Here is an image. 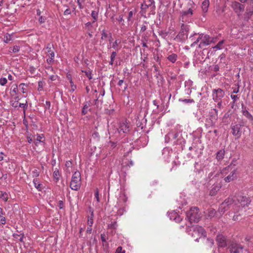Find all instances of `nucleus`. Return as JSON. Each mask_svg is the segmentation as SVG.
Here are the masks:
<instances>
[{"mask_svg": "<svg viewBox=\"0 0 253 253\" xmlns=\"http://www.w3.org/2000/svg\"><path fill=\"white\" fill-rule=\"evenodd\" d=\"M185 141L180 132L172 130L165 136V142H172L174 145L182 144Z\"/></svg>", "mask_w": 253, "mask_h": 253, "instance_id": "2", "label": "nucleus"}, {"mask_svg": "<svg viewBox=\"0 0 253 253\" xmlns=\"http://www.w3.org/2000/svg\"><path fill=\"white\" fill-rule=\"evenodd\" d=\"M85 1V0H77V3L79 6V7L80 9L83 8V6L82 5V3L84 2Z\"/></svg>", "mask_w": 253, "mask_h": 253, "instance_id": "51", "label": "nucleus"}, {"mask_svg": "<svg viewBox=\"0 0 253 253\" xmlns=\"http://www.w3.org/2000/svg\"><path fill=\"white\" fill-rule=\"evenodd\" d=\"M82 72L85 73L86 76L88 78L89 80H91L92 79V74L90 70H82Z\"/></svg>", "mask_w": 253, "mask_h": 253, "instance_id": "43", "label": "nucleus"}, {"mask_svg": "<svg viewBox=\"0 0 253 253\" xmlns=\"http://www.w3.org/2000/svg\"><path fill=\"white\" fill-rule=\"evenodd\" d=\"M33 183L34 184L35 187L38 189L39 190H41V184L39 183L38 179H34L33 180Z\"/></svg>", "mask_w": 253, "mask_h": 253, "instance_id": "42", "label": "nucleus"}, {"mask_svg": "<svg viewBox=\"0 0 253 253\" xmlns=\"http://www.w3.org/2000/svg\"><path fill=\"white\" fill-rule=\"evenodd\" d=\"M213 111L214 112V115L213 116V118L214 120H216L217 119L218 111L216 109H213Z\"/></svg>", "mask_w": 253, "mask_h": 253, "instance_id": "59", "label": "nucleus"}, {"mask_svg": "<svg viewBox=\"0 0 253 253\" xmlns=\"http://www.w3.org/2000/svg\"><path fill=\"white\" fill-rule=\"evenodd\" d=\"M48 58L46 59V61L48 64H50L51 62H52L54 60V52H51L50 55H48Z\"/></svg>", "mask_w": 253, "mask_h": 253, "instance_id": "33", "label": "nucleus"}, {"mask_svg": "<svg viewBox=\"0 0 253 253\" xmlns=\"http://www.w3.org/2000/svg\"><path fill=\"white\" fill-rule=\"evenodd\" d=\"M116 253H125V251L121 247H119L116 250Z\"/></svg>", "mask_w": 253, "mask_h": 253, "instance_id": "54", "label": "nucleus"}, {"mask_svg": "<svg viewBox=\"0 0 253 253\" xmlns=\"http://www.w3.org/2000/svg\"><path fill=\"white\" fill-rule=\"evenodd\" d=\"M7 83V79L5 78H1L0 79V84L1 85H4L6 84V83Z\"/></svg>", "mask_w": 253, "mask_h": 253, "instance_id": "48", "label": "nucleus"}, {"mask_svg": "<svg viewBox=\"0 0 253 253\" xmlns=\"http://www.w3.org/2000/svg\"><path fill=\"white\" fill-rule=\"evenodd\" d=\"M214 40V38L211 37L208 35H204L203 34L202 41L200 42L198 47L200 48H202L204 46L209 45L211 43L215 42Z\"/></svg>", "mask_w": 253, "mask_h": 253, "instance_id": "7", "label": "nucleus"}, {"mask_svg": "<svg viewBox=\"0 0 253 253\" xmlns=\"http://www.w3.org/2000/svg\"><path fill=\"white\" fill-rule=\"evenodd\" d=\"M32 176L34 177H37L39 176L40 172L37 169H34L32 172Z\"/></svg>", "mask_w": 253, "mask_h": 253, "instance_id": "47", "label": "nucleus"}, {"mask_svg": "<svg viewBox=\"0 0 253 253\" xmlns=\"http://www.w3.org/2000/svg\"><path fill=\"white\" fill-rule=\"evenodd\" d=\"M81 176L79 171H75L71 179L70 182V188L75 191H78L81 187Z\"/></svg>", "mask_w": 253, "mask_h": 253, "instance_id": "5", "label": "nucleus"}, {"mask_svg": "<svg viewBox=\"0 0 253 253\" xmlns=\"http://www.w3.org/2000/svg\"><path fill=\"white\" fill-rule=\"evenodd\" d=\"M28 106L27 103H19V107L23 108L24 109L27 108Z\"/></svg>", "mask_w": 253, "mask_h": 253, "instance_id": "62", "label": "nucleus"}, {"mask_svg": "<svg viewBox=\"0 0 253 253\" xmlns=\"http://www.w3.org/2000/svg\"><path fill=\"white\" fill-rule=\"evenodd\" d=\"M120 43L121 41L119 40H116L112 43V48H113L116 50H118L119 49V48H118V46L120 44Z\"/></svg>", "mask_w": 253, "mask_h": 253, "instance_id": "32", "label": "nucleus"}, {"mask_svg": "<svg viewBox=\"0 0 253 253\" xmlns=\"http://www.w3.org/2000/svg\"><path fill=\"white\" fill-rule=\"evenodd\" d=\"M90 106V104L89 103L86 102L82 110V114L83 115L87 114L88 110V108Z\"/></svg>", "mask_w": 253, "mask_h": 253, "instance_id": "31", "label": "nucleus"}, {"mask_svg": "<svg viewBox=\"0 0 253 253\" xmlns=\"http://www.w3.org/2000/svg\"><path fill=\"white\" fill-rule=\"evenodd\" d=\"M109 36V34H108L105 30H103L101 32V39L105 40Z\"/></svg>", "mask_w": 253, "mask_h": 253, "instance_id": "35", "label": "nucleus"}, {"mask_svg": "<svg viewBox=\"0 0 253 253\" xmlns=\"http://www.w3.org/2000/svg\"><path fill=\"white\" fill-rule=\"evenodd\" d=\"M221 188V184L220 183L214 184L212 185L211 189L210 191V194L211 196H214L216 194L217 192Z\"/></svg>", "mask_w": 253, "mask_h": 253, "instance_id": "18", "label": "nucleus"}, {"mask_svg": "<svg viewBox=\"0 0 253 253\" xmlns=\"http://www.w3.org/2000/svg\"><path fill=\"white\" fill-rule=\"evenodd\" d=\"M234 201L232 198H228L226 199L219 206V211L223 213L229 207L233 206Z\"/></svg>", "mask_w": 253, "mask_h": 253, "instance_id": "8", "label": "nucleus"}, {"mask_svg": "<svg viewBox=\"0 0 253 253\" xmlns=\"http://www.w3.org/2000/svg\"><path fill=\"white\" fill-rule=\"evenodd\" d=\"M5 214V212L1 208H0V222L2 225H4L6 223V218L4 217Z\"/></svg>", "mask_w": 253, "mask_h": 253, "instance_id": "22", "label": "nucleus"}, {"mask_svg": "<svg viewBox=\"0 0 253 253\" xmlns=\"http://www.w3.org/2000/svg\"><path fill=\"white\" fill-rule=\"evenodd\" d=\"M177 58V55L175 53H172L168 57V59L172 63H174Z\"/></svg>", "mask_w": 253, "mask_h": 253, "instance_id": "27", "label": "nucleus"}, {"mask_svg": "<svg viewBox=\"0 0 253 253\" xmlns=\"http://www.w3.org/2000/svg\"><path fill=\"white\" fill-rule=\"evenodd\" d=\"M172 154V152L171 150L169 149L168 148H165L163 150L162 155L163 156L164 159L166 161H169L170 158Z\"/></svg>", "mask_w": 253, "mask_h": 253, "instance_id": "15", "label": "nucleus"}, {"mask_svg": "<svg viewBox=\"0 0 253 253\" xmlns=\"http://www.w3.org/2000/svg\"><path fill=\"white\" fill-rule=\"evenodd\" d=\"M253 8L247 9L245 14V17H244L245 19L246 20H248L250 19V18L251 17V16L253 15Z\"/></svg>", "mask_w": 253, "mask_h": 253, "instance_id": "24", "label": "nucleus"}, {"mask_svg": "<svg viewBox=\"0 0 253 253\" xmlns=\"http://www.w3.org/2000/svg\"><path fill=\"white\" fill-rule=\"evenodd\" d=\"M87 212L90 213V216L94 217V210L91 207H89Z\"/></svg>", "mask_w": 253, "mask_h": 253, "instance_id": "53", "label": "nucleus"}, {"mask_svg": "<svg viewBox=\"0 0 253 253\" xmlns=\"http://www.w3.org/2000/svg\"><path fill=\"white\" fill-rule=\"evenodd\" d=\"M243 248L241 244L232 242L229 245L228 250L230 253H242Z\"/></svg>", "mask_w": 253, "mask_h": 253, "instance_id": "6", "label": "nucleus"}, {"mask_svg": "<svg viewBox=\"0 0 253 253\" xmlns=\"http://www.w3.org/2000/svg\"><path fill=\"white\" fill-rule=\"evenodd\" d=\"M12 35L6 34L4 37V42L5 43H8L9 41L12 40Z\"/></svg>", "mask_w": 253, "mask_h": 253, "instance_id": "37", "label": "nucleus"}, {"mask_svg": "<svg viewBox=\"0 0 253 253\" xmlns=\"http://www.w3.org/2000/svg\"><path fill=\"white\" fill-rule=\"evenodd\" d=\"M224 95V91L221 88L213 89L212 90V99L215 102L221 100Z\"/></svg>", "mask_w": 253, "mask_h": 253, "instance_id": "9", "label": "nucleus"}, {"mask_svg": "<svg viewBox=\"0 0 253 253\" xmlns=\"http://www.w3.org/2000/svg\"><path fill=\"white\" fill-rule=\"evenodd\" d=\"M242 125L240 124H232L231 125V128L232 130V134L234 136H237L238 137L241 136V127Z\"/></svg>", "mask_w": 253, "mask_h": 253, "instance_id": "12", "label": "nucleus"}, {"mask_svg": "<svg viewBox=\"0 0 253 253\" xmlns=\"http://www.w3.org/2000/svg\"><path fill=\"white\" fill-rule=\"evenodd\" d=\"M53 176L57 180L59 179L60 174L57 169H55V170L53 172Z\"/></svg>", "mask_w": 253, "mask_h": 253, "instance_id": "41", "label": "nucleus"}, {"mask_svg": "<svg viewBox=\"0 0 253 253\" xmlns=\"http://www.w3.org/2000/svg\"><path fill=\"white\" fill-rule=\"evenodd\" d=\"M185 85L186 86H189L188 89H187V93L188 94L190 93L191 92V90L190 89V87L192 85V82L191 81H186L185 82Z\"/></svg>", "mask_w": 253, "mask_h": 253, "instance_id": "44", "label": "nucleus"}, {"mask_svg": "<svg viewBox=\"0 0 253 253\" xmlns=\"http://www.w3.org/2000/svg\"><path fill=\"white\" fill-rule=\"evenodd\" d=\"M13 236L14 238L16 240H19L20 242H23V238L24 237V235L23 234H13Z\"/></svg>", "mask_w": 253, "mask_h": 253, "instance_id": "29", "label": "nucleus"}, {"mask_svg": "<svg viewBox=\"0 0 253 253\" xmlns=\"http://www.w3.org/2000/svg\"><path fill=\"white\" fill-rule=\"evenodd\" d=\"M151 5H148V3H142L141 5V8L142 9H147L148 7L150 6Z\"/></svg>", "mask_w": 253, "mask_h": 253, "instance_id": "52", "label": "nucleus"}, {"mask_svg": "<svg viewBox=\"0 0 253 253\" xmlns=\"http://www.w3.org/2000/svg\"><path fill=\"white\" fill-rule=\"evenodd\" d=\"M71 13V10L69 8H67L64 12V15H67Z\"/></svg>", "mask_w": 253, "mask_h": 253, "instance_id": "60", "label": "nucleus"}, {"mask_svg": "<svg viewBox=\"0 0 253 253\" xmlns=\"http://www.w3.org/2000/svg\"><path fill=\"white\" fill-rule=\"evenodd\" d=\"M44 85V83L43 81H40L38 82V89L39 91H41L42 90L43 86Z\"/></svg>", "mask_w": 253, "mask_h": 253, "instance_id": "45", "label": "nucleus"}, {"mask_svg": "<svg viewBox=\"0 0 253 253\" xmlns=\"http://www.w3.org/2000/svg\"><path fill=\"white\" fill-rule=\"evenodd\" d=\"M116 55H117V53L115 51H113L111 54V56H110V61L109 62V64L111 65H113V64H114V60H115V58L116 56Z\"/></svg>", "mask_w": 253, "mask_h": 253, "instance_id": "36", "label": "nucleus"}, {"mask_svg": "<svg viewBox=\"0 0 253 253\" xmlns=\"http://www.w3.org/2000/svg\"><path fill=\"white\" fill-rule=\"evenodd\" d=\"M25 85V84H20L19 85V87L20 88V89L22 90V92L23 93H24L25 92V90L26 89L24 87V86Z\"/></svg>", "mask_w": 253, "mask_h": 253, "instance_id": "61", "label": "nucleus"}, {"mask_svg": "<svg viewBox=\"0 0 253 253\" xmlns=\"http://www.w3.org/2000/svg\"><path fill=\"white\" fill-rule=\"evenodd\" d=\"M216 213V211L212 208L209 209L207 211V214L210 218L213 217Z\"/></svg>", "mask_w": 253, "mask_h": 253, "instance_id": "30", "label": "nucleus"}, {"mask_svg": "<svg viewBox=\"0 0 253 253\" xmlns=\"http://www.w3.org/2000/svg\"><path fill=\"white\" fill-rule=\"evenodd\" d=\"M91 17H92V18L94 20L93 21V23H94L96 21H97V20L98 19V13L97 11H96L95 10H93L91 12Z\"/></svg>", "mask_w": 253, "mask_h": 253, "instance_id": "34", "label": "nucleus"}, {"mask_svg": "<svg viewBox=\"0 0 253 253\" xmlns=\"http://www.w3.org/2000/svg\"><path fill=\"white\" fill-rule=\"evenodd\" d=\"M193 232L194 234L198 233L199 236H200L199 238L201 237V236H203L204 237H206V233L204 230V229L201 227L199 226H196L195 227H193Z\"/></svg>", "mask_w": 253, "mask_h": 253, "instance_id": "14", "label": "nucleus"}, {"mask_svg": "<svg viewBox=\"0 0 253 253\" xmlns=\"http://www.w3.org/2000/svg\"><path fill=\"white\" fill-rule=\"evenodd\" d=\"M95 198L96 199L97 202H100L99 197V192L98 189H96L94 194Z\"/></svg>", "mask_w": 253, "mask_h": 253, "instance_id": "50", "label": "nucleus"}, {"mask_svg": "<svg viewBox=\"0 0 253 253\" xmlns=\"http://www.w3.org/2000/svg\"><path fill=\"white\" fill-rule=\"evenodd\" d=\"M242 109L243 115L250 120L252 121L253 120V116L250 113H249V112L246 109V108L243 104L242 105Z\"/></svg>", "mask_w": 253, "mask_h": 253, "instance_id": "20", "label": "nucleus"}, {"mask_svg": "<svg viewBox=\"0 0 253 253\" xmlns=\"http://www.w3.org/2000/svg\"><path fill=\"white\" fill-rule=\"evenodd\" d=\"M44 107L46 109H49L50 107V102L48 101H46L45 104H44Z\"/></svg>", "mask_w": 253, "mask_h": 253, "instance_id": "57", "label": "nucleus"}, {"mask_svg": "<svg viewBox=\"0 0 253 253\" xmlns=\"http://www.w3.org/2000/svg\"><path fill=\"white\" fill-rule=\"evenodd\" d=\"M201 218V214L197 207H193L186 212V218L190 223L197 222Z\"/></svg>", "mask_w": 253, "mask_h": 253, "instance_id": "3", "label": "nucleus"}, {"mask_svg": "<svg viewBox=\"0 0 253 253\" xmlns=\"http://www.w3.org/2000/svg\"><path fill=\"white\" fill-rule=\"evenodd\" d=\"M237 200L242 207L248 206L251 202L250 199L246 196H240Z\"/></svg>", "mask_w": 253, "mask_h": 253, "instance_id": "16", "label": "nucleus"}, {"mask_svg": "<svg viewBox=\"0 0 253 253\" xmlns=\"http://www.w3.org/2000/svg\"><path fill=\"white\" fill-rule=\"evenodd\" d=\"M70 84H71V89L70 90V91L71 92H74L75 91V90L77 88V86L76 85H75L72 80V79H71L70 80Z\"/></svg>", "mask_w": 253, "mask_h": 253, "instance_id": "49", "label": "nucleus"}, {"mask_svg": "<svg viewBox=\"0 0 253 253\" xmlns=\"http://www.w3.org/2000/svg\"><path fill=\"white\" fill-rule=\"evenodd\" d=\"M0 198L5 202H6L8 199V195L6 192L1 193L0 195Z\"/></svg>", "mask_w": 253, "mask_h": 253, "instance_id": "39", "label": "nucleus"}, {"mask_svg": "<svg viewBox=\"0 0 253 253\" xmlns=\"http://www.w3.org/2000/svg\"><path fill=\"white\" fill-rule=\"evenodd\" d=\"M219 174V171H217L216 173H215V171L213 172H211L209 173L208 175V178L210 179H212L214 178V177H217L218 175Z\"/></svg>", "mask_w": 253, "mask_h": 253, "instance_id": "40", "label": "nucleus"}, {"mask_svg": "<svg viewBox=\"0 0 253 253\" xmlns=\"http://www.w3.org/2000/svg\"><path fill=\"white\" fill-rule=\"evenodd\" d=\"M225 154V151L223 150H221L219 151L216 154V159L218 161H220L222 160L224 158V156Z\"/></svg>", "mask_w": 253, "mask_h": 253, "instance_id": "26", "label": "nucleus"}, {"mask_svg": "<svg viewBox=\"0 0 253 253\" xmlns=\"http://www.w3.org/2000/svg\"><path fill=\"white\" fill-rule=\"evenodd\" d=\"M231 7L239 16L241 14L245 9V6L237 1L233 2L231 4Z\"/></svg>", "mask_w": 253, "mask_h": 253, "instance_id": "11", "label": "nucleus"}, {"mask_svg": "<svg viewBox=\"0 0 253 253\" xmlns=\"http://www.w3.org/2000/svg\"><path fill=\"white\" fill-rule=\"evenodd\" d=\"M93 217L90 216L88 217L87 224L89 226H92L93 223Z\"/></svg>", "mask_w": 253, "mask_h": 253, "instance_id": "46", "label": "nucleus"}, {"mask_svg": "<svg viewBox=\"0 0 253 253\" xmlns=\"http://www.w3.org/2000/svg\"><path fill=\"white\" fill-rule=\"evenodd\" d=\"M20 50V47L18 46L15 45L13 47L12 52L14 53L18 52Z\"/></svg>", "mask_w": 253, "mask_h": 253, "instance_id": "55", "label": "nucleus"}, {"mask_svg": "<svg viewBox=\"0 0 253 253\" xmlns=\"http://www.w3.org/2000/svg\"><path fill=\"white\" fill-rule=\"evenodd\" d=\"M129 124L126 121H123L120 123L117 128L118 132L120 134L126 133L129 131Z\"/></svg>", "mask_w": 253, "mask_h": 253, "instance_id": "10", "label": "nucleus"}, {"mask_svg": "<svg viewBox=\"0 0 253 253\" xmlns=\"http://www.w3.org/2000/svg\"><path fill=\"white\" fill-rule=\"evenodd\" d=\"M168 215L170 220H174L176 222H179L182 220V218L175 211L169 212Z\"/></svg>", "mask_w": 253, "mask_h": 253, "instance_id": "17", "label": "nucleus"}, {"mask_svg": "<svg viewBox=\"0 0 253 253\" xmlns=\"http://www.w3.org/2000/svg\"><path fill=\"white\" fill-rule=\"evenodd\" d=\"M133 15V12L132 11H130L129 12L128 15V17H127V20L128 21L131 20V18L132 17Z\"/></svg>", "mask_w": 253, "mask_h": 253, "instance_id": "56", "label": "nucleus"}, {"mask_svg": "<svg viewBox=\"0 0 253 253\" xmlns=\"http://www.w3.org/2000/svg\"><path fill=\"white\" fill-rule=\"evenodd\" d=\"M194 36H198L195 41H194L191 44V47H193L196 44H197L199 42H200L202 41V37H203V34H195L194 35Z\"/></svg>", "mask_w": 253, "mask_h": 253, "instance_id": "23", "label": "nucleus"}, {"mask_svg": "<svg viewBox=\"0 0 253 253\" xmlns=\"http://www.w3.org/2000/svg\"><path fill=\"white\" fill-rule=\"evenodd\" d=\"M44 140V135L42 134H38L36 140L34 142V143L36 145L38 146L39 143L43 142Z\"/></svg>", "mask_w": 253, "mask_h": 253, "instance_id": "25", "label": "nucleus"}, {"mask_svg": "<svg viewBox=\"0 0 253 253\" xmlns=\"http://www.w3.org/2000/svg\"><path fill=\"white\" fill-rule=\"evenodd\" d=\"M193 14V10L189 8L187 11H182L180 12V20L182 23L181 26V30L178 35L174 38L177 42H183L188 37L189 26L184 24V22H189L190 18Z\"/></svg>", "mask_w": 253, "mask_h": 253, "instance_id": "1", "label": "nucleus"}, {"mask_svg": "<svg viewBox=\"0 0 253 253\" xmlns=\"http://www.w3.org/2000/svg\"><path fill=\"white\" fill-rule=\"evenodd\" d=\"M210 5L209 0H204L202 3L201 8L204 13H206L208 10Z\"/></svg>", "mask_w": 253, "mask_h": 253, "instance_id": "21", "label": "nucleus"}, {"mask_svg": "<svg viewBox=\"0 0 253 253\" xmlns=\"http://www.w3.org/2000/svg\"><path fill=\"white\" fill-rule=\"evenodd\" d=\"M216 241L218 246L220 248H224L227 246L226 238L222 235H217Z\"/></svg>", "mask_w": 253, "mask_h": 253, "instance_id": "13", "label": "nucleus"}, {"mask_svg": "<svg viewBox=\"0 0 253 253\" xmlns=\"http://www.w3.org/2000/svg\"><path fill=\"white\" fill-rule=\"evenodd\" d=\"M147 26L145 24H143V25H142V26L141 27L140 32H144L147 29Z\"/></svg>", "mask_w": 253, "mask_h": 253, "instance_id": "63", "label": "nucleus"}, {"mask_svg": "<svg viewBox=\"0 0 253 253\" xmlns=\"http://www.w3.org/2000/svg\"><path fill=\"white\" fill-rule=\"evenodd\" d=\"M237 177L236 170H234L230 172V173L224 179L225 182H229L235 179Z\"/></svg>", "mask_w": 253, "mask_h": 253, "instance_id": "19", "label": "nucleus"}, {"mask_svg": "<svg viewBox=\"0 0 253 253\" xmlns=\"http://www.w3.org/2000/svg\"><path fill=\"white\" fill-rule=\"evenodd\" d=\"M92 23H93V22L92 23H91L90 22H88L87 23H86L85 24V27L86 28H87V29L88 30H90V28L92 27Z\"/></svg>", "mask_w": 253, "mask_h": 253, "instance_id": "58", "label": "nucleus"}, {"mask_svg": "<svg viewBox=\"0 0 253 253\" xmlns=\"http://www.w3.org/2000/svg\"><path fill=\"white\" fill-rule=\"evenodd\" d=\"M127 198L124 192H121L118 198V201L116 207L118 208V214L122 215L125 211L126 203L127 201Z\"/></svg>", "mask_w": 253, "mask_h": 253, "instance_id": "4", "label": "nucleus"}, {"mask_svg": "<svg viewBox=\"0 0 253 253\" xmlns=\"http://www.w3.org/2000/svg\"><path fill=\"white\" fill-rule=\"evenodd\" d=\"M224 42V40L220 41V42H218V43L215 46H214V47H212V48H215L216 49H221L222 48V46Z\"/></svg>", "mask_w": 253, "mask_h": 253, "instance_id": "38", "label": "nucleus"}, {"mask_svg": "<svg viewBox=\"0 0 253 253\" xmlns=\"http://www.w3.org/2000/svg\"><path fill=\"white\" fill-rule=\"evenodd\" d=\"M72 163L70 161H67L65 164V166L67 168H71L72 167Z\"/></svg>", "mask_w": 253, "mask_h": 253, "instance_id": "64", "label": "nucleus"}, {"mask_svg": "<svg viewBox=\"0 0 253 253\" xmlns=\"http://www.w3.org/2000/svg\"><path fill=\"white\" fill-rule=\"evenodd\" d=\"M18 91V87L17 85H12L11 88L10 94L12 96H14L17 94Z\"/></svg>", "mask_w": 253, "mask_h": 253, "instance_id": "28", "label": "nucleus"}]
</instances>
